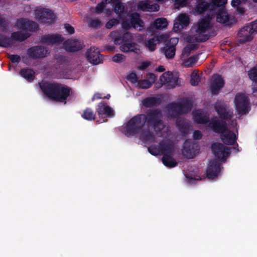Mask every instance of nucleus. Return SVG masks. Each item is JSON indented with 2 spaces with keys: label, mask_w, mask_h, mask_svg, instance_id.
<instances>
[{
  "label": "nucleus",
  "mask_w": 257,
  "mask_h": 257,
  "mask_svg": "<svg viewBox=\"0 0 257 257\" xmlns=\"http://www.w3.org/2000/svg\"><path fill=\"white\" fill-rule=\"evenodd\" d=\"M162 114L159 111L151 110L147 115L133 117L121 128V132L127 136H136L146 144H150L164 136L168 130L162 122Z\"/></svg>",
  "instance_id": "1"
},
{
  "label": "nucleus",
  "mask_w": 257,
  "mask_h": 257,
  "mask_svg": "<svg viewBox=\"0 0 257 257\" xmlns=\"http://www.w3.org/2000/svg\"><path fill=\"white\" fill-rule=\"evenodd\" d=\"M215 109L221 119V122L214 118L208 121V116L202 110H197L193 112L194 120L198 123H206L207 126L213 131L220 134L222 142L226 144H233L236 140L237 126L235 120H232L230 123V119L232 112L228 110L226 107L220 103H217L215 106Z\"/></svg>",
  "instance_id": "2"
},
{
  "label": "nucleus",
  "mask_w": 257,
  "mask_h": 257,
  "mask_svg": "<svg viewBox=\"0 0 257 257\" xmlns=\"http://www.w3.org/2000/svg\"><path fill=\"white\" fill-rule=\"evenodd\" d=\"M112 2V7L114 8L115 13L118 15L120 20L123 21L121 25L123 29L128 30L134 28L139 31H141L144 23L141 19L138 14L135 13L128 16V18L124 21L125 13L124 12V7L119 0H102V2L96 7V11L101 12L105 7V5Z\"/></svg>",
  "instance_id": "3"
},
{
  "label": "nucleus",
  "mask_w": 257,
  "mask_h": 257,
  "mask_svg": "<svg viewBox=\"0 0 257 257\" xmlns=\"http://www.w3.org/2000/svg\"><path fill=\"white\" fill-rule=\"evenodd\" d=\"M2 19L0 17V25L2 24ZM16 27L21 31L16 33H13L12 35V39L7 38L3 35H0V46L3 47H10L13 44V40L23 41L30 36V31H35L38 28V25L33 22L26 19H21L17 21Z\"/></svg>",
  "instance_id": "4"
},
{
  "label": "nucleus",
  "mask_w": 257,
  "mask_h": 257,
  "mask_svg": "<svg viewBox=\"0 0 257 257\" xmlns=\"http://www.w3.org/2000/svg\"><path fill=\"white\" fill-rule=\"evenodd\" d=\"M39 85L43 93L49 98L60 102H65L70 90L62 85L42 81Z\"/></svg>",
  "instance_id": "5"
},
{
  "label": "nucleus",
  "mask_w": 257,
  "mask_h": 257,
  "mask_svg": "<svg viewBox=\"0 0 257 257\" xmlns=\"http://www.w3.org/2000/svg\"><path fill=\"white\" fill-rule=\"evenodd\" d=\"M174 149V144L169 140H165L163 143L160 144L158 148H155L151 146L148 148V151L150 154L156 156L159 154H163L162 158V162L163 164L169 168L175 167L176 164V161L172 158Z\"/></svg>",
  "instance_id": "6"
},
{
  "label": "nucleus",
  "mask_w": 257,
  "mask_h": 257,
  "mask_svg": "<svg viewBox=\"0 0 257 257\" xmlns=\"http://www.w3.org/2000/svg\"><path fill=\"white\" fill-rule=\"evenodd\" d=\"M211 17L207 19H201L196 24L193 26L191 29L193 36L189 38H187V41L190 42H203L209 38L208 31L211 27Z\"/></svg>",
  "instance_id": "7"
},
{
  "label": "nucleus",
  "mask_w": 257,
  "mask_h": 257,
  "mask_svg": "<svg viewBox=\"0 0 257 257\" xmlns=\"http://www.w3.org/2000/svg\"><path fill=\"white\" fill-rule=\"evenodd\" d=\"M110 36L113 39L115 45H120V49L124 53L134 52L137 53L138 49L135 43L132 42L133 36L132 34L126 32L123 34L122 37H118L116 32H113Z\"/></svg>",
  "instance_id": "8"
},
{
  "label": "nucleus",
  "mask_w": 257,
  "mask_h": 257,
  "mask_svg": "<svg viewBox=\"0 0 257 257\" xmlns=\"http://www.w3.org/2000/svg\"><path fill=\"white\" fill-rule=\"evenodd\" d=\"M257 33V21L242 28L238 32L239 41L244 43L251 41Z\"/></svg>",
  "instance_id": "9"
},
{
  "label": "nucleus",
  "mask_w": 257,
  "mask_h": 257,
  "mask_svg": "<svg viewBox=\"0 0 257 257\" xmlns=\"http://www.w3.org/2000/svg\"><path fill=\"white\" fill-rule=\"evenodd\" d=\"M234 104L236 112L239 115L246 113L249 111V100L247 96L243 93L235 95Z\"/></svg>",
  "instance_id": "10"
},
{
  "label": "nucleus",
  "mask_w": 257,
  "mask_h": 257,
  "mask_svg": "<svg viewBox=\"0 0 257 257\" xmlns=\"http://www.w3.org/2000/svg\"><path fill=\"white\" fill-rule=\"evenodd\" d=\"M191 109V105L188 102L182 104L172 103L168 106L167 110L170 116H175L179 114L188 112Z\"/></svg>",
  "instance_id": "11"
},
{
  "label": "nucleus",
  "mask_w": 257,
  "mask_h": 257,
  "mask_svg": "<svg viewBox=\"0 0 257 257\" xmlns=\"http://www.w3.org/2000/svg\"><path fill=\"white\" fill-rule=\"evenodd\" d=\"M160 83L156 84V87L160 88L165 84H167L169 86L174 87L177 85L178 78L175 76L170 71L164 73L160 77Z\"/></svg>",
  "instance_id": "12"
},
{
  "label": "nucleus",
  "mask_w": 257,
  "mask_h": 257,
  "mask_svg": "<svg viewBox=\"0 0 257 257\" xmlns=\"http://www.w3.org/2000/svg\"><path fill=\"white\" fill-rule=\"evenodd\" d=\"M211 150L215 157L220 161H224L229 155L230 148L225 147L221 143H214L212 145Z\"/></svg>",
  "instance_id": "13"
},
{
  "label": "nucleus",
  "mask_w": 257,
  "mask_h": 257,
  "mask_svg": "<svg viewBox=\"0 0 257 257\" xmlns=\"http://www.w3.org/2000/svg\"><path fill=\"white\" fill-rule=\"evenodd\" d=\"M35 17L42 23H50L55 18L53 13L48 9L40 8L35 11Z\"/></svg>",
  "instance_id": "14"
},
{
  "label": "nucleus",
  "mask_w": 257,
  "mask_h": 257,
  "mask_svg": "<svg viewBox=\"0 0 257 257\" xmlns=\"http://www.w3.org/2000/svg\"><path fill=\"white\" fill-rule=\"evenodd\" d=\"M189 16L185 14H180L175 20L173 29L175 32H179L189 23Z\"/></svg>",
  "instance_id": "15"
},
{
  "label": "nucleus",
  "mask_w": 257,
  "mask_h": 257,
  "mask_svg": "<svg viewBox=\"0 0 257 257\" xmlns=\"http://www.w3.org/2000/svg\"><path fill=\"white\" fill-rule=\"evenodd\" d=\"M221 170L220 165L217 161H210L206 170L207 176L209 179H214L219 175Z\"/></svg>",
  "instance_id": "16"
},
{
  "label": "nucleus",
  "mask_w": 257,
  "mask_h": 257,
  "mask_svg": "<svg viewBox=\"0 0 257 257\" xmlns=\"http://www.w3.org/2000/svg\"><path fill=\"white\" fill-rule=\"evenodd\" d=\"M167 38L168 36L166 34L156 36L148 40L145 43V46L150 51H154L156 49V45L157 44H159L161 42L166 41Z\"/></svg>",
  "instance_id": "17"
},
{
  "label": "nucleus",
  "mask_w": 257,
  "mask_h": 257,
  "mask_svg": "<svg viewBox=\"0 0 257 257\" xmlns=\"http://www.w3.org/2000/svg\"><path fill=\"white\" fill-rule=\"evenodd\" d=\"M224 80L221 76L216 74L212 76L210 86V89L213 94L218 93L219 90L223 87Z\"/></svg>",
  "instance_id": "18"
},
{
  "label": "nucleus",
  "mask_w": 257,
  "mask_h": 257,
  "mask_svg": "<svg viewBox=\"0 0 257 257\" xmlns=\"http://www.w3.org/2000/svg\"><path fill=\"white\" fill-rule=\"evenodd\" d=\"M178 43V39L177 38H172L170 39L168 44L166 45L164 48V54L168 59L174 58L175 52V46Z\"/></svg>",
  "instance_id": "19"
},
{
  "label": "nucleus",
  "mask_w": 257,
  "mask_h": 257,
  "mask_svg": "<svg viewBox=\"0 0 257 257\" xmlns=\"http://www.w3.org/2000/svg\"><path fill=\"white\" fill-rule=\"evenodd\" d=\"M88 61L92 64L96 65L102 62V58L97 48H90L86 53Z\"/></svg>",
  "instance_id": "20"
},
{
  "label": "nucleus",
  "mask_w": 257,
  "mask_h": 257,
  "mask_svg": "<svg viewBox=\"0 0 257 257\" xmlns=\"http://www.w3.org/2000/svg\"><path fill=\"white\" fill-rule=\"evenodd\" d=\"M198 145L196 144L189 145L188 141L184 143L183 154L187 158H193L199 152Z\"/></svg>",
  "instance_id": "21"
},
{
  "label": "nucleus",
  "mask_w": 257,
  "mask_h": 257,
  "mask_svg": "<svg viewBox=\"0 0 257 257\" xmlns=\"http://www.w3.org/2000/svg\"><path fill=\"white\" fill-rule=\"evenodd\" d=\"M159 8L158 4H151L148 0L141 1L138 4V9L143 11L156 12L159 10Z\"/></svg>",
  "instance_id": "22"
},
{
  "label": "nucleus",
  "mask_w": 257,
  "mask_h": 257,
  "mask_svg": "<svg viewBox=\"0 0 257 257\" xmlns=\"http://www.w3.org/2000/svg\"><path fill=\"white\" fill-rule=\"evenodd\" d=\"M48 50L44 47H34L28 50V54L34 58H42L45 57Z\"/></svg>",
  "instance_id": "23"
},
{
  "label": "nucleus",
  "mask_w": 257,
  "mask_h": 257,
  "mask_svg": "<svg viewBox=\"0 0 257 257\" xmlns=\"http://www.w3.org/2000/svg\"><path fill=\"white\" fill-rule=\"evenodd\" d=\"M168 25V22L166 18H160L156 19L147 29L150 33H152L153 32V29H164L167 28Z\"/></svg>",
  "instance_id": "24"
},
{
  "label": "nucleus",
  "mask_w": 257,
  "mask_h": 257,
  "mask_svg": "<svg viewBox=\"0 0 257 257\" xmlns=\"http://www.w3.org/2000/svg\"><path fill=\"white\" fill-rule=\"evenodd\" d=\"M64 48L68 51H76L82 48V44L80 41L69 40L64 43Z\"/></svg>",
  "instance_id": "25"
},
{
  "label": "nucleus",
  "mask_w": 257,
  "mask_h": 257,
  "mask_svg": "<svg viewBox=\"0 0 257 257\" xmlns=\"http://www.w3.org/2000/svg\"><path fill=\"white\" fill-rule=\"evenodd\" d=\"M156 79V76L153 73L149 74L146 79L139 81L137 87L142 89H147L150 88Z\"/></svg>",
  "instance_id": "26"
},
{
  "label": "nucleus",
  "mask_w": 257,
  "mask_h": 257,
  "mask_svg": "<svg viewBox=\"0 0 257 257\" xmlns=\"http://www.w3.org/2000/svg\"><path fill=\"white\" fill-rule=\"evenodd\" d=\"M97 111L100 116L105 115L107 117H112L114 115L113 109L104 103H100L98 104Z\"/></svg>",
  "instance_id": "27"
},
{
  "label": "nucleus",
  "mask_w": 257,
  "mask_h": 257,
  "mask_svg": "<svg viewBox=\"0 0 257 257\" xmlns=\"http://www.w3.org/2000/svg\"><path fill=\"white\" fill-rule=\"evenodd\" d=\"M216 20L217 22L225 24V25L229 24V18L226 11L221 8L217 14Z\"/></svg>",
  "instance_id": "28"
},
{
  "label": "nucleus",
  "mask_w": 257,
  "mask_h": 257,
  "mask_svg": "<svg viewBox=\"0 0 257 257\" xmlns=\"http://www.w3.org/2000/svg\"><path fill=\"white\" fill-rule=\"evenodd\" d=\"M244 1H241L240 0H232L231 5V6L236 9V11L237 14H243L245 13L246 9L243 7L242 4H245Z\"/></svg>",
  "instance_id": "29"
},
{
  "label": "nucleus",
  "mask_w": 257,
  "mask_h": 257,
  "mask_svg": "<svg viewBox=\"0 0 257 257\" xmlns=\"http://www.w3.org/2000/svg\"><path fill=\"white\" fill-rule=\"evenodd\" d=\"M62 40V38L59 35H50L45 36L43 39V42L48 44H53Z\"/></svg>",
  "instance_id": "30"
},
{
  "label": "nucleus",
  "mask_w": 257,
  "mask_h": 257,
  "mask_svg": "<svg viewBox=\"0 0 257 257\" xmlns=\"http://www.w3.org/2000/svg\"><path fill=\"white\" fill-rule=\"evenodd\" d=\"M20 75L30 82L32 81L35 78V72L30 69H24L21 70Z\"/></svg>",
  "instance_id": "31"
},
{
  "label": "nucleus",
  "mask_w": 257,
  "mask_h": 257,
  "mask_svg": "<svg viewBox=\"0 0 257 257\" xmlns=\"http://www.w3.org/2000/svg\"><path fill=\"white\" fill-rule=\"evenodd\" d=\"M182 60L183 61V65L184 67H192V66L194 65L197 62L198 56H193L186 59H185V58H183V59H182Z\"/></svg>",
  "instance_id": "32"
},
{
  "label": "nucleus",
  "mask_w": 257,
  "mask_h": 257,
  "mask_svg": "<svg viewBox=\"0 0 257 257\" xmlns=\"http://www.w3.org/2000/svg\"><path fill=\"white\" fill-rule=\"evenodd\" d=\"M198 4L195 8V12L197 14H201L204 12L208 7V3L202 1L203 0H197Z\"/></svg>",
  "instance_id": "33"
},
{
  "label": "nucleus",
  "mask_w": 257,
  "mask_h": 257,
  "mask_svg": "<svg viewBox=\"0 0 257 257\" xmlns=\"http://www.w3.org/2000/svg\"><path fill=\"white\" fill-rule=\"evenodd\" d=\"M200 81V76L198 72L195 70L191 75L190 83L193 86L197 85Z\"/></svg>",
  "instance_id": "34"
},
{
  "label": "nucleus",
  "mask_w": 257,
  "mask_h": 257,
  "mask_svg": "<svg viewBox=\"0 0 257 257\" xmlns=\"http://www.w3.org/2000/svg\"><path fill=\"white\" fill-rule=\"evenodd\" d=\"M195 45L192 44H189L185 47L182 52L181 59L187 57L191 51L195 49Z\"/></svg>",
  "instance_id": "35"
},
{
  "label": "nucleus",
  "mask_w": 257,
  "mask_h": 257,
  "mask_svg": "<svg viewBox=\"0 0 257 257\" xmlns=\"http://www.w3.org/2000/svg\"><path fill=\"white\" fill-rule=\"evenodd\" d=\"M82 116L83 118L88 120H93L95 118L94 113L92 110L89 108H87L84 110Z\"/></svg>",
  "instance_id": "36"
},
{
  "label": "nucleus",
  "mask_w": 257,
  "mask_h": 257,
  "mask_svg": "<svg viewBox=\"0 0 257 257\" xmlns=\"http://www.w3.org/2000/svg\"><path fill=\"white\" fill-rule=\"evenodd\" d=\"M157 103V99L155 97H149L143 101V105L147 107L153 106Z\"/></svg>",
  "instance_id": "37"
},
{
  "label": "nucleus",
  "mask_w": 257,
  "mask_h": 257,
  "mask_svg": "<svg viewBox=\"0 0 257 257\" xmlns=\"http://www.w3.org/2000/svg\"><path fill=\"white\" fill-rule=\"evenodd\" d=\"M248 75L253 82H257V66L251 68L248 72Z\"/></svg>",
  "instance_id": "38"
},
{
  "label": "nucleus",
  "mask_w": 257,
  "mask_h": 257,
  "mask_svg": "<svg viewBox=\"0 0 257 257\" xmlns=\"http://www.w3.org/2000/svg\"><path fill=\"white\" fill-rule=\"evenodd\" d=\"M127 79L131 83H133L136 87L137 86V83H139V80H138L137 76L136 73H132L130 74L127 76Z\"/></svg>",
  "instance_id": "39"
},
{
  "label": "nucleus",
  "mask_w": 257,
  "mask_h": 257,
  "mask_svg": "<svg viewBox=\"0 0 257 257\" xmlns=\"http://www.w3.org/2000/svg\"><path fill=\"white\" fill-rule=\"evenodd\" d=\"M101 25V22L97 19L90 20L89 22V26L93 28H97Z\"/></svg>",
  "instance_id": "40"
},
{
  "label": "nucleus",
  "mask_w": 257,
  "mask_h": 257,
  "mask_svg": "<svg viewBox=\"0 0 257 257\" xmlns=\"http://www.w3.org/2000/svg\"><path fill=\"white\" fill-rule=\"evenodd\" d=\"M124 59L123 55L121 54H116L112 57V61L116 63H120Z\"/></svg>",
  "instance_id": "41"
},
{
  "label": "nucleus",
  "mask_w": 257,
  "mask_h": 257,
  "mask_svg": "<svg viewBox=\"0 0 257 257\" xmlns=\"http://www.w3.org/2000/svg\"><path fill=\"white\" fill-rule=\"evenodd\" d=\"M175 3V5L177 6V7H183L186 6L188 4L187 0H172Z\"/></svg>",
  "instance_id": "42"
},
{
  "label": "nucleus",
  "mask_w": 257,
  "mask_h": 257,
  "mask_svg": "<svg viewBox=\"0 0 257 257\" xmlns=\"http://www.w3.org/2000/svg\"><path fill=\"white\" fill-rule=\"evenodd\" d=\"M119 21L116 19H111L105 25V27L107 29H111L113 26L118 24Z\"/></svg>",
  "instance_id": "43"
},
{
  "label": "nucleus",
  "mask_w": 257,
  "mask_h": 257,
  "mask_svg": "<svg viewBox=\"0 0 257 257\" xmlns=\"http://www.w3.org/2000/svg\"><path fill=\"white\" fill-rule=\"evenodd\" d=\"M151 64V62L148 61H143L140 63L138 66V68L140 70H144L147 68Z\"/></svg>",
  "instance_id": "44"
},
{
  "label": "nucleus",
  "mask_w": 257,
  "mask_h": 257,
  "mask_svg": "<svg viewBox=\"0 0 257 257\" xmlns=\"http://www.w3.org/2000/svg\"><path fill=\"white\" fill-rule=\"evenodd\" d=\"M212 3L214 5L217 6H222L223 5H225L227 2V0H211Z\"/></svg>",
  "instance_id": "45"
},
{
  "label": "nucleus",
  "mask_w": 257,
  "mask_h": 257,
  "mask_svg": "<svg viewBox=\"0 0 257 257\" xmlns=\"http://www.w3.org/2000/svg\"><path fill=\"white\" fill-rule=\"evenodd\" d=\"M110 96L109 94H107L106 96H102V95L101 93H96L94 95V96L92 98V100H94L95 99H99V98H105L107 99H109Z\"/></svg>",
  "instance_id": "46"
},
{
  "label": "nucleus",
  "mask_w": 257,
  "mask_h": 257,
  "mask_svg": "<svg viewBox=\"0 0 257 257\" xmlns=\"http://www.w3.org/2000/svg\"><path fill=\"white\" fill-rule=\"evenodd\" d=\"M186 178L187 179V182L189 183H192L193 180H201V178L199 176H194V177H192V176H188L187 175H186Z\"/></svg>",
  "instance_id": "47"
},
{
  "label": "nucleus",
  "mask_w": 257,
  "mask_h": 257,
  "mask_svg": "<svg viewBox=\"0 0 257 257\" xmlns=\"http://www.w3.org/2000/svg\"><path fill=\"white\" fill-rule=\"evenodd\" d=\"M9 58L11 61L13 63L18 62L20 60V57L18 55H12L9 56Z\"/></svg>",
  "instance_id": "48"
},
{
  "label": "nucleus",
  "mask_w": 257,
  "mask_h": 257,
  "mask_svg": "<svg viewBox=\"0 0 257 257\" xmlns=\"http://www.w3.org/2000/svg\"><path fill=\"white\" fill-rule=\"evenodd\" d=\"M65 28L66 32L69 34H72L74 32V28L71 26L69 25V24H65Z\"/></svg>",
  "instance_id": "49"
},
{
  "label": "nucleus",
  "mask_w": 257,
  "mask_h": 257,
  "mask_svg": "<svg viewBox=\"0 0 257 257\" xmlns=\"http://www.w3.org/2000/svg\"><path fill=\"white\" fill-rule=\"evenodd\" d=\"M202 137V134L199 131H195L193 133V138L195 140H199Z\"/></svg>",
  "instance_id": "50"
},
{
  "label": "nucleus",
  "mask_w": 257,
  "mask_h": 257,
  "mask_svg": "<svg viewBox=\"0 0 257 257\" xmlns=\"http://www.w3.org/2000/svg\"><path fill=\"white\" fill-rule=\"evenodd\" d=\"M252 94L255 96H257V84H255L253 86Z\"/></svg>",
  "instance_id": "51"
},
{
  "label": "nucleus",
  "mask_w": 257,
  "mask_h": 257,
  "mask_svg": "<svg viewBox=\"0 0 257 257\" xmlns=\"http://www.w3.org/2000/svg\"><path fill=\"white\" fill-rule=\"evenodd\" d=\"M156 70L158 72H162L165 70V69L163 66H159Z\"/></svg>",
  "instance_id": "52"
},
{
  "label": "nucleus",
  "mask_w": 257,
  "mask_h": 257,
  "mask_svg": "<svg viewBox=\"0 0 257 257\" xmlns=\"http://www.w3.org/2000/svg\"><path fill=\"white\" fill-rule=\"evenodd\" d=\"M114 49V47L113 46H111V47H109L107 48V49L109 50H113Z\"/></svg>",
  "instance_id": "53"
},
{
  "label": "nucleus",
  "mask_w": 257,
  "mask_h": 257,
  "mask_svg": "<svg viewBox=\"0 0 257 257\" xmlns=\"http://www.w3.org/2000/svg\"><path fill=\"white\" fill-rule=\"evenodd\" d=\"M106 121V119H103L102 120H98V121L99 122V123H101V122H105Z\"/></svg>",
  "instance_id": "54"
},
{
  "label": "nucleus",
  "mask_w": 257,
  "mask_h": 257,
  "mask_svg": "<svg viewBox=\"0 0 257 257\" xmlns=\"http://www.w3.org/2000/svg\"><path fill=\"white\" fill-rule=\"evenodd\" d=\"M157 2H163L164 1V0H156Z\"/></svg>",
  "instance_id": "55"
},
{
  "label": "nucleus",
  "mask_w": 257,
  "mask_h": 257,
  "mask_svg": "<svg viewBox=\"0 0 257 257\" xmlns=\"http://www.w3.org/2000/svg\"><path fill=\"white\" fill-rule=\"evenodd\" d=\"M252 1L255 3H257V0H252Z\"/></svg>",
  "instance_id": "56"
}]
</instances>
